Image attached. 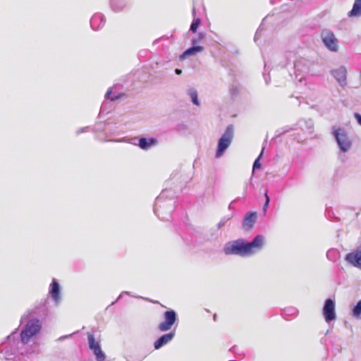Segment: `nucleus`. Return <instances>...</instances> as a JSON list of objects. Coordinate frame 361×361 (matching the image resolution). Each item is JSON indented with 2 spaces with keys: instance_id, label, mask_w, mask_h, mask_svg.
<instances>
[{
  "instance_id": "4c0bfd02",
  "label": "nucleus",
  "mask_w": 361,
  "mask_h": 361,
  "mask_svg": "<svg viewBox=\"0 0 361 361\" xmlns=\"http://www.w3.org/2000/svg\"><path fill=\"white\" fill-rule=\"evenodd\" d=\"M268 67V64L267 62L264 63V69L266 70Z\"/></svg>"
},
{
  "instance_id": "f8f14e48",
  "label": "nucleus",
  "mask_w": 361,
  "mask_h": 361,
  "mask_svg": "<svg viewBox=\"0 0 361 361\" xmlns=\"http://www.w3.org/2000/svg\"><path fill=\"white\" fill-rule=\"evenodd\" d=\"M346 74L347 71L343 66H341L337 69L331 71V75L342 87H344L346 85Z\"/></svg>"
},
{
  "instance_id": "4468645a",
  "label": "nucleus",
  "mask_w": 361,
  "mask_h": 361,
  "mask_svg": "<svg viewBox=\"0 0 361 361\" xmlns=\"http://www.w3.org/2000/svg\"><path fill=\"white\" fill-rule=\"evenodd\" d=\"M297 126L299 128L308 132L310 134L313 133L314 122L312 119H301L298 122Z\"/></svg>"
},
{
  "instance_id": "9d476101",
  "label": "nucleus",
  "mask_w": 361,
  "mask_h": 361,
  "mask_svg": "<svg viewBox=\"0 0 361 361\" xmlns=\"http://www.w3.org/2000/svg\"><path fill=\"white\" fill-rule=\"evenodd\" d=\"M345 260L352 266L361 269V247L348 253L345 256Z\"/></svg>"
},
{
  "instance_id": "c85d7f7f",
  "label": "nucleus",
  "mask_w": 361,
  "mask_h": 361,
  "mask_svg": "<svg viewBox=\"0 0 361 361\" xmlns=\"http://www.w3.org/2000/svg\"><path fill=\"white\" fill-rule=\"evenodd\" d=\"M263 78L264 79L266 85H268L271 82L269 73H263Z\"/></svg>"
},
{
  "instance_id": "c9c22d12",
  "label": "nucleus",
  "mask_w": 361,
  "mask_h": 361,
  "mask_svg": "<svg viewBox=\"0 0 361 361\" xmlns=\"http://www.w3.org/2000/svg\"><path fill=\"white\" fill-rule=\"evenodd\" d=\"M281 0H270V4H277L278 2H279Z\"/></svg>"
},
{
  "instance_id": "9b49d317",
  "label": "nucleus",
  "mask_w": 361,
  "mask_h": 361,
  "mask_svg": "<svg viewBox=\"0 0 361 361\" xmlns=\"http://www.w3.org/2000/svg\"><path fill=\"white\" fill-rule=\"evenodd\" d=\"M257 219V213L249 212L245 214L243 220V227L245 231H250L255 225Z\"/></svg>"
},
{
  "instance_id": "ddd939ff",
  "label": "nucleus",
  "mask_w": 361,
  "mask_h": 361,
  "mask_svg": "<svg viewBox=\"0 0 361 361\" xmlns=\"http://www.w3.org/2000/svg\"><path fill=\"white\" fill-rule=\"evenodd\" d=\"M175 334L173 332H170L161 336L159 339H157L154 344V348L156 350L159 349L163 345L169 343L174 337Z\"/></svg>"
},
{
  "instance_id": "412c9836",
  "label": "nucleus",
  "mask_w": 361,
  "mask_h": 361,
  "mask_svg": "<svg viewBox=\"0 0 361 361\" xmlns=\"http://www.w3.org/2000/svg\"><path fill=\"white\" fill-rule=\"evenodd\" d=\"M188 94L190 96L192 102L197 106L200 105V101L198 99L197 91L194 88H190L187 91Z\"/></svg>"
},
{
  "instance_id": "e433bc0d",
  "label": "nucleus",
  "mask_w": 361,
  "mask_h": 361,
  "mask_svg": "<svg viewBox=\"0 0 361 361\" xmlns=\"http://www.w3.org/2000/svg\"><path fill=\"white\" fill-rule=\"evenodd\" d=\"M175 72H176V74L180 75V69L176 68Z\"/></svg>"
},
{
  "instance_id": "7c9ffc66",
  "label": "nucleus",
  "mask_w": 361,
  "mask_h": 361,
  "mask_svg": "<svg viewBox=\"0 0 361 361\" xmlns=\"http://www.w3.org/2000/svg\"><path fill=\"white\" fill-rule=\"evenodd\" d=\"M232 97H235L238 93V89L236 86H233L230 90Z\"/></svg>"
},
{
  "instance_id": "b1692460",
  "label": "nucleus",
  "mask_w": 361,
  "mask_h": 361,
  "mask_svg": "<svg viewBox=\"0 0 361 361\" xmlns=\"http://www.w3.org/2000/svg\"><path fill=\"white\" fill-rule=\"evenodd\" d=\"M221 232L219 231H216V228H212L209 231V239L211 240H216L219 236H221Z\"/></svg>"
},
{
  "instance_id": "2f4dec72",
  "label": "nucleus",
  "mask_w": 361,
  "mask_h": 361,
  "mask_svg": "<svg viewBox=\"0 0 361 361\" xmlns=\"http://www.w3.org/2000/svg\"><path fill=\"white\" fill-rule=\"evenodd\" d=\"M201 40L200 39H198V37H193L192 39H191V44L192 45H200L199 44V42H200Z\"/></svg>"
},
{
  "instance_id": "2eb2a0df",
  "label": "nucleus",
  "mask_w": 361,
  "mask_h": 361,
  "mask_svg": "<svg viewBox=\"0 0 361 361\" xmlns=\"http://www.w3.org/2000/svg\"><path fill=\"white\" fill-rule=\"evenodd\" d=\"M204 49V48L202 45H192L190 48L187 49L182 53V59L190 56L196 55L197 54L203 51Z\"/></svg>"
},
{
  "instance_id": "20e7f679",
  "label": "nucleus",
  "mask_w": 361,
  "mask_h": 361,
  "mask_svg": "<svg viewBox=\"0 0 361 361\" xmlns=\"http://www.w3.org/2000/svg\"><path fill=\"white\" fill-rule=\"evenodd\" d=\"M233 137L234 127L233 125H228L218 140L217 149L215 154L216 158H220L224 155L226 149L230 147Z\"/></svg>"
},
{
  "instance_id": "aec40b11",
  "label": "nucleus",
  "mask_w": 361,
  "mask_h": 361,
  "mask_svg": "<svg viewBox=\"0 0 361 361\" xmlns=\"http://www.w3.org/2000/svg\"><path fill=\"white\" fill-rule=\"evenodd\" d=\"M361 16V0H355L353 8L348 13V16Z\"/></svg>"
},
{
  "instance_id": "dca6fc26",
  "label": "nucleus",
  "mask_w": 361,
  "mask_h": 361,
  "mask_svg": "<svg viewBox=\"0 0 361 361\" xmlns=\"http://www.w3.org/2000/svg\"><path fill=\"white\" fill-rule=\"evenodd\" d=\"M50 294L51 295L54 300L56 302H59L60 301V287L59 283L56 281L55 279L52 280V282L51 283V289L49 291Z\"/></svg>"
},
{
  "instance_id": "423d86ee",
  "label": "nucleus",
  "mask_w": 361,
  "mask_h": 361,
  "mask_svg": "<svg viewBox=\"0 0 361 361\" xmlns=\"http://www.w3.org/2000/svg\"><path fill=\"white\" fill-rule=\"evenodd\" d=\"M321 39L325 47L333 52H337L338 50V40L335 34L330 29H323L321 31Z\"/></svg>"
},
{
  "instance_id": "4be33fe9",
  "label": "nucleus",
  "mask_w": 361,
  "mask_h": 361,
  "mask_svg": "<svg viewBox=\"0 0 361 361\" xmlns=\"http://www.w3.org/2000/svg\"><path fill=\"white\" fill-rule=\"evenodd\" d=\"M351 314L356 319L361 318V299L352 307Z\"/></svg>"
},
{
  "instance_id": "f704fd0d",
  "label": "nucleus",
  "mask_w": 361,
  "mask_h": 361,
  "mask_svg": "<svg viewBox=\"0 0 361 361\" xmlns=\"http://www.w3.org/2000/svg\"><path fill=\"white\" fill-rule=\"evenodd\" d=\"M237 349H238V347L234 345L231 348V351L233 352V353H236L237 352Z\"/></svg>"
},
{
  "instance_id": "a211bd4d",
  "label": "nucleus",
  "mask_w": 361,
  "mask_h": 361,
  "mask_svg": "<svg viewBox=\"0 0 361 361\" xmlns=\"http://www.w3.org/2000/svg\"><path fill=\"white\" fill-rule=\"evenodd\" d=\"M326 256L329 261L336 262L339 259L341 254L338 250L336 248H331L326 252Z\"/></svg>"
},
{
  "instance_id": "473e14b6",
  "label": "nucleus",
  "mask_w": 361,
  "mask_h": 361,
  "mask_svg": "<svg viewBox=\"0 0 361 361\" xmlns=\"http://www.w3.org/2000/svg\"><path fill=\"white\" fill-rule=\"evenodd\" d=\"M354 117L356 119L357 123L361 126V114L355 113Z\"/></svg>"
},
{
  "instance_id": "bb28decb",
  "label": "nucleus",
  "mask_w": 361,
  "mask_h": 361,
  "mask_svg": "<svg viewBox=\"0 0 361 361\" xmlns=\"http://www.w3.org/2000/svg\"><path fill=\"white\" fill-rule=\"evenodd\" d=\"M262 153H263V149L262 150L260 154L259 155V157L255 160L254 161V164H253V166H252V171H254L256 169H259L261 168V164L259 162V159L262 155Z\"/></svg>"
},
{
  "instance_id": "1a4fd4ad",
  "label": "nucleus",
  "mask_w": 361,
  "mask_h": 361,
  "mask_svg": "<svg viewBox=\"0 0 361 361\" xmlns=\"http://www.w3.org/2000/svg\"><path fill=\"white\" fill-rule=\"evenodd\" d=\"M87 337L90 348L93 350L97 360L98 361H104L105 359V355L100 348L99 343L95 341L94 335L92 334L88 333Z\"/></svg>"
},
{
  "instance_id": "cd10ccee",
  "label": "nucleus",
  "mask_w": 361,
  "mask_h": 361,
  "mask_svg": "<svg viewBox=\"0 0 361 361\" xmlns=\"http://www.w3.org/2000/svg\"><path fill=\"white\" fill-rule=\"evenodd\" d=\"M264 196H265L266 200H265V202H264V206H263V212L265 213L267 212V208H268L269 205L270 198H269L267 192H266L264 194Z\"/></svg>"
},
{
  "instance_id": "f3484780",
  "label": "nucleus",
  "mask_w": 361,
  "mask_h": 361,
  "mask_svg": "<svg viewBox=\"0 0 361 361\" xmlns=\"http://www.w3.org/2000/svg\"><path fill=\"white\" fill-rule=\"evenodd\" d=\"M299 311L296 307L290 306L284 308L282 310L281 315L285 319L288 320L290 319L289 317H296Z\"/></svg>"
},
{
  "instance_id": "39448f33",
  "label": "nucleus",
  "mask_w": 361,
  "mask_h": 361,
  "mask_svg": "<svg viewBox=\"0 0 361 361\" xmlns=\"http://www.w3.org/2000/svg\"><path fill=\"white\" fill-rule=\"evenodd\" d=\"M40 329L41 325L39 319H34L30 320L20 333L22 342L24 343H27L30 338L36 335Z\"/></svg>"
},
{
  "instance_id": "7ed1b4c3",
  "label": "nucleus",
  "mask_w": 361,
  "mask_h": 361,
  "mask_svg": "<svg viewBox=\"0 0 361 361\" xmlns=\"http://www.w3.org/2000/svg\"><path fill=\"white\" fill-rule=\"evenodd\" d=\"M331 133L339 149L338 153V159L342 162H345L346 159L345 154L349 152L352 148L353 140L350 137L347 130L340 126H332Z\"/></svg>"
},
{
  "instance_id": "a878e982",
  "label": "nucleus",
  "mask_w": 361,
  "mask_h": 361,
  "mask_svg": "<svg viewBox=\"0 0 361 361\" xmlns=\"http://www.w3.org/2000/svg\"><path fill=\"white\" fill-rule=\"evenodd\" d=\"M200 19L199 18H195L190 27V31H191L192 33H195L197 32V27H199L200 24Z\"/></svg>"
},
{
  "instance_id": "72a5a7b5",
  "label": "nucleus",
  "mask_w": 361,
  "mask_h": 361,
  "mask_svg": "<svg viewBox=\"0 0 361 361\" xmlns=\"http://www.w3.org/2000/svg\"><path fill=\"white\" fill-rule=\"evenodd\" d=\"M197 37H198V39H200L202 41L204 38L205 34L201 32L198 33Z\"/></svg>"
},
{
  "instance_id": "0eeeda50",
  "label": "nucleus",
  "mask_w": 361,
  "mask_h": 361,
  "mask_svg": "<svg viewBox=\"0 0 361 361\" xmlns=\"http://www.w3.org/2000/svg\"><path fill=\"white\" fill-rule=\"evenodd\" d=\"M335 302L331 298L325 300L323 307V315L327 323L336 319Z\"/></svg>"
},
{
  "instance_id": "393cba45",
  "label": "nucleus",
  "mask_w": 361,
  "mask_h": 361,
  "mask_svg": "<svg viewBox=\"0 0 361 361\" xmlns=\"http://www.w3.org/2000/svg\"><path fill=\"white\" fill-rule=\"evenodd\" d=\"M231 217L232 216L230 215L225 216L223 218H221L220 221L216 225V231H219L221 228H223L225 226V224L231 219Z\"/></svg>"
},
{
  "instance_id": "58836bf2",
  "label": "nucleus",
  "mask_w": 361,
  "mask_h": 361,
  "mask_svg": "<svg viewBox=\"0 0 361 361\" xmlns=\"http://www.w3.org/2000/svg\"><path fill=\"white\" fill-rule=\"evenodd\" d=\"M195 8H193V14H195Z\"/></svg>"
},
{
  "instance_id": "6e6552de",
  "label": "nucleus",
  "mask_w": 361,
  "mask_h": 361,
  "mask_svg": "<svg viewBox=\"0 0 361 361\" xmlns=\"http://www.w3.org/2000/svg\"><path fill=\"white\" fill-rule=\"evenodd\" d=\"M176 319V314L174 311L169 310L164 313V321L160 323L158 329L160 331H166L171 329Z\"/></svg>"
},
{
  "instance_id": "6ab92c4d",
  "label": "nucleus",
  "mask_w": 361,
  "mask_h": 361,
  "mask_svg": "<svg viewBox=\"0 0 361 361\" xmlns=\"http://www.w3.org/2000/svg\"><path fill=\"white\" fill-rule=\"evenodd\" d=\"M156 143L157 140L155 138H150L149 140H147V138L142 137L139 140V146L143 149H147Z\"/></svg>"
},
{
  "instance_id": "c756f323",
  "label": "nucleus",
  "mask_w": 361,
  "mask_h": 361,
  "mask_svg": "<svg viewBox=\"0 0 361 361\" xmlns=\"http://www.w3.org/2000/svg\"><path fill=\"white\" fill-rule=\"evenodd\" d=\"M111 94V88H109L108 90V91L105 94V97L110 99L111 101H115V100H116L118 98V97H115L110 98Z\"/></svg>"
},
{
  "instance_id": "f03ea898",
  "label": "nucleus",
  "mask_w": 361,
  "mask_h": 361,
  "mask_svg": "<svg viewBox=\"0 0 361 361\" xmlns=\"http://www.w3.org/2000/svg\"><path fill=\"white\" fill-rule=\"evenodd\" d=\"M283 57L286 59V61L280 62L279 65L283 67L286 66L291 61H293L295 78L297 79L300 75H301V77L298 78L300 82L302 81L306 74L312 72V67L314 64L313 61L305 58H300L294 60L295 59V54L293 51L286 52Z\"/></svg>"
},
{
  "instance_id": "f257e3e1",
  "label": "nucleus",
  "mask_w": 361,
  "mask_h": 361,
  "mask_svg": "<svg viewBox=\"0 0 361 361\" xmlns=\"http://www.w3.org/2000/svg\"><path fill=\"white\" fill-rule=\"evenodd\" d=\"M264 245V237L257 235L251 241L244 238H238L227 242L223 248L226 255H236L241 257H249L260 252Z\"/></svg>"
},
{
  "instance_id": "5701e85b",
  "label": "nucleus",
  "mask_w": 361,
  "mask_h": 361,
  "mask_svg": "<svg viewBox=\"0 0 361 361\" xmlns=\"http://www.w3.org/2000/svg\"><path fill=\"white\" fill-rule=\"evenodd\" d=\"M269 18V16H267L262 20V23H261V25H259V27H258V29L256 31V33H255V37H254V41L257 43L259 38L261 36V32H262V30H264V23L267 20V19Z\"/></svg>"
}]
</instances>
